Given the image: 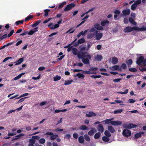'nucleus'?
<instances>
[{
  "label": "nucleus",
  "instance_id": "f257e3e1",
  "mask_svg": "<svg viewBox=\"0 0 146 146\" xmlns=\"http://www.w3.org/2000/svg\"><path fill=\"white\" fill-rule=\"evenodd\" d=\"M83 50V48H82L81 50ZM72 51L74 55H77V56L78 58L82 59V61L83 63L85 64H90V60H91V56L90 55L88 54L87 52H83L81 51H79L76 48H72Z\"/></svg>",
  "mask_w": 146,
  "mask_h": 146
},
{
  "label": "nucleus",
  "instance_id": "f03ea898",
  "mask_svg": "<svg viewBox=\"0 0 146 146\" xmlns=\"http://www.w3.org/2000/svg\"><path fill=\"white\" fill-rule=\"evenodd\" d=\"M133 30L135 31V27L127 26L124 29L123 31L125 33H128L131 32Z\"/></svg>",
  "mask_w": 146,
  "mask_h": 146
},
{
  "label": "nucleus",
  "instance_id": "7ed1b4c3",
  "mask_svg": "<svg viewBox=\"0 0 146 146\" xmlns=\"http://www.w3.org/2000/svg\"><path fill=\"white\" fill-rule=\"evenodd\" d=\"M137 127V126L136 125L131 123H130L129 124L125 123L123 125V127L124 128H127L129 129L136 127Z\"/></svg>",
  "mask_w": 146,
  "mask_h": 146
},
{
  "label": "nucleus",
  "instance_id": "20e7f679",
  "mask_svg": "<svg viewBox=\"0 0 146 146\" xmlns=\"http://www.w3.org/2000/svg\"><path fill=\"white\" fill-rule=\"evenodd\" d=\"M76 6V4L74 3H71L67 5L64 9V11H67L70 10Z\"/></svg>",
  "mask_w": 146,
  "mask_h": 146
},
{
  "label": "nucleus",
  "instance_id": "39448f33",
  "mask_svg": "<svg viewBox=\"0 0 146 146\" xmlns=\"http://www.w3.org/2000/svg\"><path fill=\"white\" fill-rule=\"evenodd\" d=\"M131 134V132L129 130L127 129H124L122 132L123 135L127 137L130 136Z\"/></svg>",
  "mask_w": 146,
  "mask_h": 146
},
{
  "label": "nucleus",
  "instance_id": "423d86ee",
  "mask_svg": "<svg viewBox=\"0 0 146 146\" xmlns=\"http://www.w3.org/2000/svg\"><path fill=\"white\" fill-rule=\"evenodd\" d=\"M95 33L96 35L95 37L96 40H100L103 36V33H98V31H96Z\"/></svg>",
  "mask_w": 146,
  "mask_h": 146
},
{
  "label": "nucleus",
  "instance_id": "0eeeda50",
  "mask_svg": "<svg viewBox=\"0 0 146 146\" xmlns=\"http://www.w3.org/2000/svg\"><path fill=\"white\" fill-rule=\"evenodd\" d=\"M144 58L143 56H141L138 58L136 61V63L138 65H140L142 63L143 61Z\"/></svg>",
  "mask_w": 146,
  "mask_h": 146
},
{
  "label": "nucleus",
  "instance_id": "6e6552de",
  "mask_svg": "<svg viewBox=\"0 0 146 146\" xmlns=\"http://www.w3.org/2000/svg\"><path fill=\"white\" fill-rule=\"evenodd\" d=\"M62 19H61L60 20L57 22V23L55 24L54 25H52L51 27H50V29L53 30L55 29L58 28L59 26V24H61L62 23Z\"/></svg>",
  "mask_w": 146,
  "mask_h": 146
},
{
  "label": "nucleus",
  "instance_id": "1a4fd4ad",
  "mask_svg": "<svg viewBox=\"0 0 146 146\" xmlns=\"http://www.w3.org/2000/svg\"><path fill=\"white\" fill-rule=\"evenodd\" d=\"M110 123H111L112 125L115 126H118L119 125H120L122 123V122L121 121H111L110 122Z\"/></svg>",
  "mask_w": 146,
  "mask_h": 146
},
{
  "label": "nucleus",
  "instance_id": "9d476101",
  "mask_svg": "<svg viewBox=\"0 0 146 146\" xmlns=\"http://www.w3.org/2000/svg\"><path fill=\"white\" fill-rule=\"evenodd\" d=\"M123 14L125 16L129 15L130 13V11L129 9L124 10L122 11Z\"/></svg>",
  "mask_w": 146,
  "mask_h": 146
},
{
  "label": "nucleus",
  "instance_id": "9b49d317",
  "mask_svg": "<svg viewBox=\"0 0 146 146\" xmlns=\"http://www.w3.org/2000/svg\"><path fill=\"white\" fill-rule=\"evenodd\" d=\"M24 134L23 133H21L19 135L15 136L14 137H13L12 139V141H14L21 138V137L23 136Z\"/></svg>",
  "mask_w": 146,
  "mask_h": 146
},
{
  "label": "nucleus",
  "instance_id": "f8f14e48",
  "mask_svg": "<svg viewBox=\"0 0 146 146\" xmlns=\"http://www.w3.org/2000/svg\"><path fill=\"white\" fill-rule=\"evenodd\" d=\"M96 114L95 113L92 111L89 112L88 113H86V117H90L92 116H95Z\"/></svg>",
  "mask_w": 146,
  "mask_h": 146
},
{
  "label": "nucleus",
  "instance_id": "ddd939ff",
  "mask_svg": "<svg viewBox=\"0 0 146 146\" xmlns=\"http://www.w3.org/2000/svg\"><path fill=\"white\" fill-rule=\"evenodd\" d=\"M92 130L90 131L88 133V135L90 136L93 135L96 132V130L95 128H92Z\"/></svg>",
  "mask_w": 146,
  "mask_h": 146
},
{
  "label": "nucleus",
  "instance_id": "4468645a",
  "mask_svg": "<svg viewBox=\"0 0 146 146\" xmlns=\"http://www.w3.org/2000/svg\"><path fill=\"white\" fill-rule=\"evenodd\" d=\"M98 131L102 133L104 131V128L103 125L100 124H99L98 125Z\"/></svg>",
  "mask_w": 146,
  "mask_h": 146
},
{
  "label": "nucleus",
  "instance_id": "2eb2a0df",
  "mask_svg": "<svg viewBox=\"0 0 146 146\" xmlns=\"http://www.w3.org/2000/svg\"><path fill=\"white\" fill-rule=\"evenodd\" d=\"M118 62L117 58L116 57H113L112 58L111 62L113 64H115Z\"/></svg>",
  "mask_w": 146,
  "mask_h": 146
},
{
  "label": "nucleus",
  "instance_id": "dca6fc26",
  "mask_svg": "<svg viewBox=\"0 0 146 146\" xmlns=\"http://www.w3.org/2000/svg\"><path fill=\"white\" fill-rule=\"evenodd\" d=\"M102 58V56L100 55H97V56H94V59L98 61H100Z\"/></svg>",
  "mask_w": 146,
  "mask_h": 146
},
{
  "label": "nucleus",
  "instance_id": "f3484780",
  "mask_svg": "<svg viewBox=\"0 0 146 146\" xmlns=\"http://www.w3.org/2000/svg\"><path fill=\"white\" fill-rule=\"evenodd\" d=\"M24 60V58H19L18 60L15 62V65H18L21 64Z\"/></svg>",
  "mask_w": 146,
  "mask_h": 146
},
{
  "label": "nucleus",
  "instance_id": "a211bd4d",
  "mask_svg": "<svg viewBox=\"0 0 146 146\" xmlns=\"http://www.w3.org/2000/svg\"><path fill=\"white\" fill-rule=\"evenodd\" d=\"M109 22L108 20H106L104 21H102L101 22V24L102 26H104L106 25H108Z\"/></svg>",
  "mask_w": 146,
  "mask_h": 146
},
{
  "label": "nucleus",
  "instance_id": "6ab92c4d",
  "mask_svg": "<svg viewBox=\"0 0 146 146\" xmlns=\"http://www.w3.org/2000/svg\"><path fill=\"white\" fill-rule=\"evenodd\" d=\"M135 31H146V28L144 27H142L141 28H139L138 27H135Z\"/></svg>",
  "mask_w": 146,
  "mask_h": 146
},
{
  "label": "nucleus",
  "instance_id": "aec40b11",
  "mask_svg": "<svg viewBox=\"0 0 146 146\" xmlns=\"http://www.w3.org/2000/svg\"><path fill=\"white\" fill-rule=\"evenodd\" d=\"M119 66L117 65H115L110 67V69L112 70H117L119 69Z\"/></svg>",
  "mask_w": 146,
  "mask_h": 146
},
{
  "label": "nucleus",
  "instance_id": "412c9836",
  "mask_svg": "<svg viewBox=\"0 0 146 146\" xmlns=\"http://www.w3.org/2000/svg\"><path fill=\"white\" fill-rule=\"evenodd\" d=\"M94 26H95L96 28V29L98 30H102L103 29V27L100 26V24H96L94 25Z\"/></svg>",
  "mask_w": 146,
  "mask_h": 146
},
{
  "label": "nucleus",
  "instance_id": "4be33fe9",
  "mask_svg": "<svg viewBox=\"0 0 146 146\" xmlns=\"http://www.w3.org/2000/svg\"><path fill=\"white\" fill-rule=\"evenodd\" d=\"M108 131L110 132L113 133L115 131V130L113 127L111 126H109L108 127Z\"/></svg>",
  "mask_w": 146,
  "mask_h": 146
},
{
  "label": "nucleus",
  "instance_id": "5701e85b",
  "mask_svg": "<svg viewBox=\"0 0 146 146\" xmlns=\"http://www.w3.org/2000/svg\"><path fill=\"white\" fill-rule=\"evenodd\" d=\"M95 35V34L94 33H89L87 35V38L88 39H91Z\"/></svg>",
  "mask_w": 146,
  "mask_h": 146
},
{
  "label": "nucleus",
  "instance_id": "b1692460",
  "mask_svg": "<svg viewBox=\"0 0 146 146\" xmlns=\"http://www.w3.org/2000/svg\"><path fill=\"white\" fill-rule=\"evenodd\" d=\"M41 21L40 20H38L35 21V22L34 24H32L31 26L32 27L34 28L37 26L40 23Z\"/></svg>",
  "mask_w": 146,
  "mask_h": 146
},
{
  "label": "nucleus",
  "instance_id": "393cba45",
  "mask_svg": "<svg viewBox=\"0 0 146 146\" xmlns=\"http://www.w3.org/2000/svg\"><path fill=\"white\" fill-rule=\"evenodd\" d=\"M78 141L80 143H83L84 140V137L82 136H80L78 137Z\"/></svg>",
  "mask_w": 146,
  "mask_h": 146
},
{
  "label": "nucleus",
  "instance_id": "a878e982",
  "mask_svg": "<svg viewBox=\"0 0 146 146\" xmlns=\"http://www.w3.org/2000/svg\"><path fill=\"white\" fill-rule=\"evenodd\" d=\"M129 21L131 24L135 25H137V23L134 21L133 19L132 18L129 17Z\"/></svg>",
  "mask_w": 146,
  "mask_h": 146
},
{
  "label": "nucleus",
  "instance_id": "bb28decb",
  "mask_svg": "<svg viewBox=\"0 0 146 146\" xmlns=\"http://www.w3.org/2000/svg\"><path fill=\"white\" fill-rule=\"evenodd\" d=\"M66 2H62V3H61L60 4L59 6L58 7V9H62L64 6L66 5Z\"/></svg>",
  "mask_w": 146,
  "mask_h": 146
},
{
  "label": "nucleus",
  "instance_id": "cd10ccee",
  "mask_svg": "<svg viewBox=\"0 0 146 146\" xmlns=\"http://www.w3.org/2000/svg\"><path fill=\"white\" fill-rule=\"evenodd\" d=\"M144 134L143 132H141L140 133H136L135 135V138L137 139L141 136V134Z\"/></svg>",
  "mask_w": 146,
  "mask_h": 146
},
{
  "label": "nucleus",
  "instance_id": "c85d7f7f",
  "mask_svg": "<svg viewBox=\"0 0 146 146\" xmlns=\"http://www.w3.org/2000/svg\"><path fill=\"white\" fill-rule=\"evenodd\" d=\"M36 141L33 138L29 140V142L30 143L29 145H34L35 142Z\"/></svg>",
  "mask_w": 146,
  "mask_h": 146
},
{
  "label": "nucleus",
  "instance_id": "c756f323",
  "mask_svg": "<svg viewBox=\"0 0 146 146\" xmlns=\"http://www.w3.org/2000/svg\"><path fill=\"white\" fill-rule=\"evenodd\" d=\"M61 78V77L58 75H56L54 77V81H57L60 80Z\"/></svg>",
  "mask_w": 146,
  "mask_h": 146
},
{
  "label": "nucleus",
  "instance_id": "7c9ffc66",
  "mask_svg": "<svg viewBox=\"0 0 146 146\" xmlns=\"http://www.w3.org/2000/svg\"><path fill=\"white\" fill-rule=\"evenodd\" d=\"M123 111V110L122 109H119L117 110H115L113 111V113L114 114L119 113L122 112Z\"/></svg>",
  "mask_w": 146,
  "mask_h": 146
},
{
  "label": "nucleus",
  "instance_id": "2f4dec72",
  "mask_svg": "<svg viewBox=\"0 0 146 146\" xmlns=\"http://www.w3.org/2000/svg\"><path fill=\"white\" fill-rule=\"evenodd\" d=\"M102 139L104 142H108L110 140V138L107 136H104L103 137Z\"/></svg>",
  "mask_w": 146,
  "mask_h": 146
},
{
  "label": "nucleus",
  "instance_id": "473e14b6",
  "mask_svg": "<svg viewBox=\"0 0 146 146\" xmlns=\"http://www.w3.org/2000/svg\"><path fill=\"white\" fill-rule=\"evenodd\" d=\"M76 76H78L79 78L83 79L85 77V76L83 74L78 73L77 74Z\"/></svg>",
  "mask_w": 146,
  "mask_h": 146
},
{
  "label": "nucleus",
  "instance_id": "72a5a7b5",
  "mask_svg": "<svg viewBox=\"0 0 146 146\" xmlns=\"http://www.w3.org/2000/svg\"><path fill=\"white\" fill-rule=\"evenodd\" d=\"M73 81L72 80H65V83L64 84L65 85H69L71 84L72 82Z\"/></svg>",
  "mask_w": 146,
  "mask_h": 146
},
{
  "label": "nucleus",
  "instance_id": "f704fd0d",
  "mask_svg": "<svg viewBox=\"0 0 146 146\" xmlns=\"http://www.w3.org/2000/svg\"><path fill=\"white\" fill-rule=\"evenodd\" d=\"M101 136V133L100 132H98L95 134L94 135V138L95 139H98Z\"/></svg>",
  "mask_w": 146,
  "mask_h": 146
},
{
  "label": "nucleus",
  "instance_id": "c9c22d12",
  "mask_svg": "<svg viewBox=\"0 0 146 146\" xmlns=\"http://www.w3.org/2000/svg\"><path fill=\"white\" fill-rule=\"evenodd\" d=\"M84 137L85 139L87 141H89L90 140L89 136L87 134L84 135Z\"/></svg>",
  "mask_w": 146,
  "mask_h": 146
},
{
  "label": "nucleus",
  "instance_id": "e433bc0d",
  "mask_svg": "<svg viewBox=\"0 0 146 146\" xmlns=\"http://www.w3.org/2000/svg\"><path fill=\"white\" fill-rule=\"evenodd\" d=\"M137 5L134 3L131 6V10L134 11L135 10L137 7Z\"/></svg>",
  "mask_w": 146,
  "mask_h": 146
},
{
  "label": "nucleus",
  "instance_id": "4c0bfd02",
  "mask_svg": "<svg viewBox=\"0 0 146 146\" xmlns=\"http://www.w3.org/2000/svg\"><path fill=\"white\" fill-rule=\"evenodd\" d=\"M126 63L127 65H130L133 63L132 60L131 59H129L126 61Z\"/></svg>",
  "mask_w": 146,
  "mask_h": 146
},
{
  "label": "nucleus",
  "instance_id": "58836bf2",
  "mask_svg": "<svg viewBox=\"0 0 146 146\" xmlns=\"http://www.w3.org/2000/svg\"><path fill=\"white\" fill-rule=\"evenodd\" d=\"M87 127L85 125H83L80 126L79 129H80L84 130L87 129Z\"/></svg>",
  "mask_w": 146,
  "mask_h": 146
},
{
  "label": "nucleus",
  "instance_id": "ea45409f",
  "mask_svg": "<svg viewBox=\"0 0 146 146\" xmlns=\"http://www.w3.org/2000/svg\"><path fill=\"white\" fill-rule=\"evenodd\" d=\"M50 11V10L49 9H46L44 11L45 13L44 16V17H47L48 15V12Z\"/></svg>",
  "mask_w": 146,
  "mask_h": 146
},
{
  "label": "nucleus",
  "instance_id": "a19ab883",
  "mask_svg": "<svg viewBox=\"0 0 146 146\" xmlns=\"http://www.w3.org/2000/svg\"><path fill=\"white\" fill-rule=\"evenodd\" d=\"M78 41L79 44H81L84 43L85 41V40L84 38H82L79 39Z\"/></svg>",
  "mask_w": 146,
  "mask_h": 146
},
{
  "label": "nucleus",
  "instance_id": "79ce46f5",
  "mask_svg": "<svg viewBox=\"0 0 146 146\" xmlns=\"http://www.w3.org/2000/svg\"><path fill=\"white\" fill-rule=\"evenodd\" d=\"M58 137V135H54L53 134V135L51 136L50 139L51 140H54Z\"/></svg>",
  "mask_w": 146,
  "mask_h": 146
},
{
  "label": "nucleus",
  "instance_id": "37998d69",
  "mask_svg": "<svg viewBox=\"0 0 146 146\" xmlns=\"http://www.w3.org/2000/svg\"><path fill=\"white\" fill-rule=\"evenodd\" d=\"M33 17V15H30L27 16L25 19V21H29V20H31Z\"/></svg>",
  "mask_w": 146,
  "mask_h": 146
},
{
  "label": "nucleus",
  "instance_id": "c03bdc74",
  "mask_svg": "<svg viewBox=\"0 0 146 146\" xmlns=\"http://www.w3.org/2000/svg\"><path fill=\"white\" fill-rule=\"evenodd\" d=\"M24 22V20H23L17 21L15 22V24L16 25H18L19 24H23Z\"/></svg>",
  "mask_w": 146,
  "mask_h": 146
},
{
  "label": "nucleus",
  "instance_id": "a18cd8bd",
  "mask_svg": "<svg viewBox=\"0 0 146 146\" xmlns=\"http://www.w3.org/2000/svg\"><path fill=\"white\" fill-rule=\"evenodd\" d=\"M98 68L96 67H91L89 69V70L91 72H95L97 70Z\"/></svg>",
  "mask_w": 146,
  "mask_h": 146
},
{
  "label": "nucleus",
  "instance_id": "49530a36",
  "mask_svg": "<svg viewBox=\"0 0 146 146\" xmlns=\"http://www.w3.org/2000/svg\"><path fill=\"white\" fill-rule=\"evenodd\" d=\"M104 134L106 136L108 137H110L111 136V134L108 131L106 130L105 131Z\"/></svg>",
  "mask_w": 146,
  "mask_h": 146
},
{
  "label": "nucleus",
  "instance_id": "de8ad7c7",
  "mask_svg": "<svg viewBox=\"0 0 146 146\" xmlns=\"http://www.w3.org/2000/svg\"><path fill=\"white\" fill-rule=\"evenodd\" d=\"M96 30V28L95 26H94V27L92 28L89 30L90 33H92L94 32Z\"/></svg>",
  "mask_w": 146,
  "mask_h": 146
},
{
  "label": "nucleus",
  "instance_id": "09e8293b",
  "mask_svg": "<svg viewBox=\"0 0 146 146\" xmlns=\"http://www.w3.org/2000/svg\"><path fill=\"white\" fill-rule=\"evenodd\" d=\"M39 141L40 143L43 144L45 142V140L43 138H41L39 139Z\"/></svg>",
  "mask_w": 146,
  "mask_h": 146
},
{
  "label": "nucleus",
  "instance_id": "8fccbe9b",
  "mask_svg": "<svg viewBox=\"0 0 146 146\" xmlns=\"http://www.w3.org/2000/svg\"><path fill=\"white\" fill-rule=\"evenodd\" d=\"M91 77L94 78V79L96 78H100L101 77V75H92L90 76Z\"/></svg>",
  "mask_w": 146,
  "mask_h": 146
},
{
  "label": "nucleus",
  "instance_id": "3c124183",
  "mask_svg": "<svg viewBox=\"0 0 146 146\" xmlns=\"http://www.w3.org/2000/svg\"><path fill=\"white\" fill-rule=\"evenodd\" d=\"M75 31L74 29H73V28H71L70 29L68 30L66 32V33H72L74 32Z\"/></svg>",
  "mask_w": 146,
  "mask_h": 146
},
{
  "label": "nucleus",
  "instance_id": "603ef678",
  "mask_svg": "<svg viewBox=\"0 0 146 146\" xmlns=\"http://www.w3.org/2000/svg\"><path fill=\"white\" fill-rule=\"evenodd\" d=\"M129 70L130 72H135L137 71V69L136 68H129Z\"/></svg>",
  "mask_w": 146,
  "mask_h": 146
},
{
  "label": "nucleus",
  "instance_id": "864d4df0",
  "mask_svg": "<svg viewBox=\"0 0 146 146\" xmlns=\"http://www.w3.org/2000/svg\"><path fill=\"white\" fill-rule=\"evenodd\" d=\"M28 98V97H25L24 98H21L18 101L17 103H19L23 102L24 101L25 99Z\"/></svg>",
  "mask_w": 146,
  "mask_h": 146
},
{
  "label": "nucleus",
  "instance_id": "5fc2aeb1",
  "mask_svg": "<svg viewBox=\"0 0 146 146\" xmlns=\"http://www.w3.org/2000/svg\"><path fill=\"white\" fill-rule=\"evenodd\" d=\"M128 89L125 90L124 92H119L118 93L121 94H126L128 92Z\"/></svg>",
  "mask_w": 146,
  "mask_h": 146
},
{
  "label": "nucleus",
  "instance_id": "6e6d98bb",
  "mask_svg": "<svg viewBox=\"0 0 146 146\" xmlns=\"http://www.w3.org/2000/svg\"><path fill=\"white\" fill-rule=\"evenodd\" d=\"M88 30H86L84 31H82L80 33L81 35L84 36L88 32Z\"/></svg>",
  "mask_w": 146,
  "mask_h": 146
},
{
  "label": "nucleus",
  "instance_id": "4d7b16f0",
  "mask_svg": "<svg viewBox=\"0 0 146 146\" xmlns=\"http://www.w3.org/2000/svg\"><path fill=\"white\" fill-rule=\"evenodd\" d=\"M82 73L84 74H91V72L89 70L88 71H82Z\"/></svg>",
  "mask_w": 146,
  "mask_h": 146
},
{
  "label": "nucleus",
  "instance_id": "13d9d810",
  "mask_svg": "<svg viewBox=\"0 0 146 146\" xmlns=\"http://www.w3.org/2000/svg\"><path fill=\"white\" fill-rule=\"evenodd\" d=\"M14 32V30H12L9 33L7 36L8 37H9L11 36L13 34Z\"/></svg>",
  "mask_w": 146,
  "mask_h": 146
},
{
  "label": "nucleus",
  "instance_id": "bf43d9fd",
  "mask_svg": "<svg viewBox=\"0 0 146 146\" xmlns=\"http://www.w3.org/2000/svg\"><path fill=\"white\" fill-rule=\"evenodd\" d=\"M28 94H29L28 93H26L24 94L21 95L20 97L17 98L16 99H19L22 97L27 96L28 95Z\"/></svg>",
  "mask_w": 146,
  "mask_h": 146
},
{
  "label": "nucleus",
  "instance_id": "052dcab7",
  "mask_svg": "<svg viewBox=\"0 0 146 146\" xmlns=\"http://www.w3.org/2000/svg\"><path fill=\"white\" fill-rule=\"evenodd\" d=\"M127 67V66L125 63L122 64L121 66V68H123L124 69H125Z\"/></svg>",
  "mask_w": 146,
  "mask_h": 146
},
{
  "label": "nucleus",
  "instance_id": "680f3d73",
  "mask_svg": "<svg viewBox=\"0 0 146 146\" xmlns=\"http://www.w3.org/2000/svg\"><path fill=\"white\" fill-rule=\"evenodd\" d=\"M121 79V78H117L113 80V81L115 83L119 82Z\"/></svg>",
  "mask_w": 146,
  "mask_h": 146
},
{
  "label": "nucleus",
  "instance_id": "e2e57ef3",
  "mask_svg": "<svg viewBox=\"0 0 146 146\" xmlns=\"http://www.w3.org/2000/svg\"><path fill=\"white\" fill-rule=\"evenodd\" d=\"M141 0H138L135 1V3L137 6V5L140 4L141 3Z\"/></svg>",
  "mask_w": 146,
  "mask_h": 146
},
{
  "label": "nucleus",
  "instance_id": "0e129e2a",
  "mask_svg": "<svg viewBox=\"0 0 146 146\" xmlns=\"http://www.w3.org/2000/svg\"><path fill=\"white\" fill-rule=\"evenodd\" d=\"M73 137L75 139H77L78 137V134L76 133H74L73 135Z\"/></svg>",
  "mask_w": 146,
  "mask_h": 146
},
{
  "label": "nucleus",
  "instance_id": "69168bd1",
  "mask_svg": "<svg viewBox=\"0 0 146 146\" xmlns=\"http://www.w3.org/2000/svg\"><path fill=\"white\" fill-rule=\"evenodd\" d=\"M17 134V133L14 132L12 133H8V136H13Z\"/></svg>",
  "mask_w": 146,
  "mask_h": 146
},
{
  "label": "nucleus",
  "instance_id": "338daca9",
  "mask_svg": "<svg viewBox=\"0 0 146 146\" xmlns=\"http://www.w3.org/2000/svg\"><path fill=\"white\" fill-rule=\"evenodd\" d=\"M110 121H109V119H107L103 121L102 122H105L104 124H108L109 123H110Z\"/></svg>",
  "mask_w": 146,
  "mask_h": 146
},
{
  "label": "nucleus",
  "instance_id": "774afa93",
  "mask_svg": "<svg viewBox=\"0 0 146 146\" xmlns=\"http://www.w3.org/2000/svg\"><path fill=\"white\" fill-rule=\"evenodd\" d=\"M32 138L33 139H37V140H38L40 139V137L39 136H33L32 137Z\"/></svg>",
  "mask_w": 146,
  "mask_h": 146
}]
</instances>
